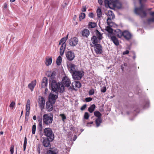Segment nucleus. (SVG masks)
I'll return each mask as SVG.
<instances>
[{
	"instance_id": "13d9d810",
	"label": "nucleus",
	"mask_w": 154,
	"mask_h": 154,
	"mask_svg": "<svg viewBox=\"0 0 154 154\" xmlns=\"http://www.w3.org/2000/svg\"><path fill=\"white\" fill-rule=\"evenodd\" d=\"M129 53V51L126 50V51H124V52H123L122 54L123 55H125V54H128Z\"/></svg>"
},
{
	"instance_id": "20e7f679",
	"label": "nucleus",
	"mask_w": 154,
	"mask_h": 154,
	"mask_svg": "<svg viewBox=\"0 0 154 154\" xmlns=\"http://www.w3.org/2000/svg\"><path fill=\"white\" fill-rule=\"evenodd\" d=\"M106 15L108 17L107 20V23L108 25L111 26H112L114 25H115V24L112 21V20L115 17L114 14L112 11L111 10L108 11Z\"/></svg>"
},
{
	"instance_id": "c9c22d12",
	"label": "nucleus",
	"mask_w": 154,
	"mask_h": 154,
	"mask_svg": "<svg viewBox=\"0 0 154 154\" xmlns=\"http://www.w3.org/2000/svg\"><path fill=\"white\" fill-rule=\"evenodd\" d=\"M62 58L60 56H59L57 59L56 63L58 65H60L61 63Z\"/></svg>"
},
{
	"instance_id": "b1692460",
	"label": "nucleus",
	"mask_w": 154,
	"mask_h": 154,
	"mask_svg": "<svg viewBox=\"0 0 154 154\" xmlns=\"http://www.w3.org/2000/svg\"><path fill=\"white\" fill-rule=\"evenodd\" d=\"M82 34L83 36L87 37L89 35L90 32L88 29H85L82 31Z\"/></svg>"
},
{
	"instance_id": "a18cd8bd",
	"label": "nucleus",
	"mask_w": 154,
	"mask_h": 154,
	"mask_svg": "<svg viewBox=\"0 0 154 154\" xmlns=\"http://www.w3.org/2000/svg\"><path fill=\"white\" fill-rule=\"evenodd\" d=\"M148 22L149 23L151 22H154V18L152 17L151 18H149L148 20Z\"/></svg>"
},
{
	"instance_id": "412c9836",
	"label": "nucleus",
	"mask_w": 154,
	"mask_h": 154,
	"mask_svg": "<svg viewBox=\"0 0 154 154\" xmlns=\"http://www.w3.org/2000/svg\"><path fill=\"white\" fill-rule=\"evenodd\" d=\"M114 34L119 37L121 38L123 36V32H122L120 29H117L115 30Z\"/></svg>"
},
{
	"instance_id": "69168bd1",
	"label": "nucleus",
	"mask_w": 154,
	"mask_h": 154,
	"mask_svg": "<svg viewBox=\"0 0 154 154\" xmlns=\"http://www.w3.org/2000/svg\"><path fill=\"white\" fill-rule=\"evenodd\" d=\"M48 89L47 88H46L45 90V94H47L48 92Z\"/></svg>"
},
{
	"instance_id": "f704fd0d",
	"label": "nucleus",
	"mask_w": 154,
	"mask_h": 154,
	"mask_svg": "<svg viewBox=\"0 0 154 154\" xmlns=\"http://www.w3.org/2000/svg\"><path fill=\"white\" fill-rule=\"evenodd\" d=\"M97 15L98 17L100 18L102 15V12L101 9L98 8L97 11Z\"/></svg>"
},
{
	"instance_id": "f03ea898",
	"label": "nucleus",
	"mask_w": 154,
	"mask_h": 154,
	"mask_svg": "<svg viewBox=\"0 0 154 154\" xmlns=\"http://www.w3.org/2000/svg\"><path fill=\"white\" fill-rule=\"evenodd\" d=\"M143 1L146 2V0H139V3L140 5V7H135L134 10L135 13L141 17H145L146 16V13L143 10L144 5L142 3Z\"/></svg>"
},
{
	"instance_id": "ea45409f",
	"label": "nucleus",
	"mask_w": 154,
	"mask_h": 154,
	"mask_svg": "<svg viewBox=\"0 0 154 154\" xmlns=\"http://www.w3.org/2000/svg\"><path fill=\"white\" fill-rule=\"evenodd\" d=\"M27 143V139L26 137H25L24 138V141L23 143V150L25 151Z\"/></svg>"
},
{
	"instance_id": "bf43d9fd",
	"label": "nucleus",
	"mask_w": 154,
	"mask_h": 154,
	"mask_svg": "<svg viewBox=\"0 0 154 154\" xmlns=\"http://www.w3.org/2000/svg\"><path fill=\"white\" fill-rule=\"evenodd\" d=\"M127 64L126 63H124V65H122L121 66V68L122 71H123L124 69V66H126Z\"/></svg>"
},
{
	"instance_id": "0eeeda50",
	"label": "nucleus",
	"mask_w": 154,
	"mask_h": 154,
	"mask_svg": "<svg viewBox=\"0 0 154 154\" xmlns=\"http://www.w3.org/2000/svg\"><path fill=\"white\" fill-rule=\"evenodd\" d=\"M52 91L55 92V93L56 94L51 93L49 95L48 97V101L51 102L52 103H54L55 101V100L57 98V91H54L52 90Z\"/></svg>"
},
{
	"instance_id": "a211bd4d",
	"label": "nucleus",
	"mask_w": 154,
	"mask_h": 154,
	"mask_svg": "<svg viewBox=\"0 0 154 154\" xmlns=\"http://www.w3.org/2000/svg\"><path fill=\"white\" fill-rule=\"evenodd\" d=\"M54 103H52L49 101L47 102L46 103V108L48 111H51L53 109V105Z\"/></svg>"
},
{
	"instance_id": "a878e982",
	"label": "nucleus",
	"mask_w": 154,
	"mask_h": 154,
	"mask_svg": "<svg viewBox=\"0 0 154 154\" xmlns=\"http://www.w3.org/2000/svg\"><path fill=\"white\" fill-rule=\"evenodd\" d=\"M95 36L97 37V38L101 40L103 38L102 34L97 30H95Z\"/></svg>"
},
{
	"instance_id": "5fc2aeb1",
	"label": "nucleus",
	"mask_w": 154,
	"mask_h": 154,
	"mask_svg": "<svg viewBox=\"0 0 154 154\" xmlns=\"http://www.w3.org/2000/svg\"><path fill=\"white\" fill-rule=\"evenodd\" d=\"M30 109V105H26V110L29 111Z\"/></svg>"
},
{
	"instance_id": "603ef678",
	"label": "nucleus",
	"mask_w": 154,
	"mask_h": 154,
	"mask_svg": "<svg viewBox=\"0 0 154 154\" xmlns=\"http://www.w3.org/2000/svg\"><path fill=\"white\" fill-rule=\"evenodd\" d=\"M110 1H108V0H105L104 1V3L105 4V5L106 6L107 5H108V4H109V2Z\"/></svg>"
},
{
	"instance_id": "e2e57ef3",
	"label": "nucleus",
	"mask_w": 154,
	"mask_h": 154,
	"mask_svg": "<svg viewBox=\"0 0 154 154\" xmlns=\"http://www.w3.org/2000/svg\"><path fill=\"white\" fill-rule=\"evenodd\" d=\"M70 129L72 131L74 130V127L72 125L70 126Z\"/></svg>"
},
{
	"instance_id": "7c9ffc66",
	"label": "nucleus",
	"mask_w": 154,
	"mask_h": 154,
	"mask_svg": "<svg viewBox=\"0 0 154 154\" xmlns=\"http://www.w3.org/2000/svg\"><path fill=\"white\" fill-rule=\"evenodd\" d=\"M52 58L51 57H50L48 58H47L46 62H45V64L47 66L51 65L52 62Z\"/></svg>"
},
{
	"instance_id": "473e14b6",
	"label": "nucleus",
	"mask_w": 154,
	"mask_h": 154,
	"mask_svg": "<svg viewBox=\"0 0 154 154\" xmlns=\"http://www.w3.org/2000/svg\"><path fill=\"white\" fill-rule=\"evenodd\" d=\"M97 24L94 22H90L88 24L89 28H94L97 26Z\"/></svg>"
},
{
	"instance_id": "9d476101",
	"label": "nucleus",
	"mask_w": 154,
	"mask_h": 154,
	"mask_svg": "<svg viewBox=\"0 0 154 154\" xmlns=\"http://www.w3.org/2000/svg\"><path fill=\"white\" fill-rule=\"evenodd\" d=\"M38 102L39 107L42 110L44 108L45 100L44 97H39L38 99Z\"/></svg>"
},
{
	"instance_id": "6e6d98bb",
	"label": "nucleus",
	"mask_w": 154,
	"mask_h": 154,
	"mask_svg": "<svg viewBox=\"0 0 154 154\" xmlns=\"http://www.w3.org/2000/svg\"><path fill=\"white\" fill-rule=\"evenodd\" d=\"M89 16L91 18H93L94 17V14L92 13H90L89 14Z\"/></svg>"
},
{
	"instance_id": "052dcab7",
	"label": "nucleus",
	"mask_w": 154,
	"mask_h": 154,
	"mask_svg": "<svg viewBox=\"0 0 154 154\" xmlns=\"http://www.w3.org/2000/svg\"><path fill=\"white\" fill-rule=\"evenodd\" d=\"M29 111L26 110V116H29Z\"/></svg>"
},
{
	"instance_id": "f8f14e48",
	"label": "nucleus",
	"mask_w": 154,
	"mask_h": 154,
	"mask_svg": "<svg viewBox=\"0 0 154 154\" xmlns=\"http://www.w3.org/2000/svg\"><path fill=\"white\" fill-rule=\"evenodd\" d=\"M66 57L69 60H72L74 58L75 54L74 53L71 51H68L66 54Z\"/></svg>"
},
{
	"instance_id": "79ce46f5",
	"label": "nucleus",
	"mask_w": 154,
	"mask_h": 154,
	"mask_svg": "<svg viewBox=\"0 0 154 154\" xmlns=\"http://www.w3.org/2000/svg\"><path fill=\"white\" fill-rule=\"evenodd\" d=\"M36 129V126L35 124L33 125L32 128V133L33 134H35Z\"/></svg>"
},
{
	"instance_id": "a19ab883",
	"label": "nucleus",
	"mask_w": 154,
	"mask_h": 154,
	"mask_svg": "<svg viewBox=\"0 0 154 154\" xmlns=\"http://www.w3.org/2000/svg\"><path fill=\"white\" fill-rule=\"evenodd\" d=\"M15 103L14 101H12L10 104L9 105V107L11 109H13L14 107L15 106Z\"/></svg>"
},
{
	"instance_id": "39448f33",
	"label": "nucleus",
	"mask_w": 154,
	"mask_h": 154,
	"mask_svg": "<svg viewBox=\"0 0 154 154\" xmlns=\"http://www.w3.org/2000/svg\"><path fill=\"white\" fill-rule=\"evenodd\" d=\"M53 118L52 115H49L48 114H44L43 117V123L47 125H50L52 122Z\"/></svg>"
},
{
	"instance_id": "09e8293b",
	"label": "nucleus",
	"mask_w": 154,
	"mask_h": 154,
	"mask_svg": "<svg viewBox=\"0 0 154 154\" xmlns=\"http://www.w3.org/2000/svg\"><path fill=\"white\" fill-rule=\"evenodd\" d=\"M85 100L86 102H89L92 100V98L91 97L86 98L85 99Z\"/></svg>"
},
{
	"instance_id": "49530a36",
	"label": "nucleus",
	"mask_w": 154,
	"mask_h": 154,
	"mask_svg": "<svg viewBox=\"0 0 154 154\" xmlns=\"http://www.w3.org/2000/svg\"><path fill=\"white\" fill-rule=\"evenodd\" d=\"M94 93V90L92 89L90 90L89 94V95H93Z\"/></svg>"
},
{
	"instance_id": "e433bc0d",
	"label": "nucleus",
	"mask_w": 154,
	"mask_h": 154,
	"mask_svg": "<svg viewBox=\"0 0 154 154\" xmlns=\"http://www.w3.org/2000/svg\"><path fill=\"white\" fill-rule=\"evenodd\" d=\"M94 115L97 118H101L102 116L100 113L98 111H95L94 112Z\"/></svg>"
},
{
	"instance_id": "3c124183",
	"label": "nucleus",
	"mask_w": 154,
	"mask_h": 154,
	"mask_svg": "<svg viewBox=\"0 0 154 154\" xmlns=\"http://www.w3.org/2000/svg\"><path fill=\"white\" fill-rule=\"evenodd\" d=\"M101 91L102 92L104 93L106 91V87H104L101 89Z\"/></svg>"
},
{
	"instance_id": "2eb2a0df",
	"label": "nucleus",
	"mask_w": 154,
	"mask_h": 154,
	"mask_svg": "<svg viewBox=\"0 0 154 154\" xmlns=\"http://www.w3.org/2000/svg\"><path fill=\"white\" fill-rule=\"evenodd\" d=\"M123 36L127 40H129L131 38V35L128 31L125 30L123 32Z\"/></svg>"
},
{
	"instance_id": "c85d7f7f",
	"label": "nucleus",
	"mask_w": 154,
	"mask_h": 154,
	"mask_svg": "<svg viewBox=\"0 0 154 154\" xmlns=\"http://www.w3.org/2000/svg\"><path fill=\"white\" fill-rule=\"evenodd\" d=\"M72 85H73V88L74 87V85L75 87L77 88H80L81 86V84L79 82H74L72 83Z\"/></svg>"
},
{
	"instance_id": "4c0bfd02",
	"label": "nucleus",
	"mask_w": 154,
	"mask_h": 154,
	"mask_svg": "<svg viewBox=\"0 0 154 154\" xmlns=\"http://www.w3.org/2000/svg\"><path fill=\"white\" fill-rule=\"evenodd\" d=\"M38 129L39 131L41 132L42 128V121H40L39 122L38 127Z\"/></svg>"
},
{
	"instance_id": "5701e85b",
	"label": "nucleus",
	"mask_w": 154,
	"mask_h": 154,
	"mask_svg": "<svg viewBox=\"0 0 154 154\" xmlns=\"http://www.w3.org/2000/svg\"><path fill=\"white\" fill-rule=\"evenodd\" d=\"M61 45V46L60 48V55H62L64 54L66 47V44H62Z\"/></svg>"
},
{
	"instance_id": "338daca9",
	"label": "nucleus",
	"mask_w": 154,
	"mask_h": 154,
	"mask_svg": "<svg viewBox=\"0 0 154 154\" xmlns=\"http://www.w3.org/2000/svg\"><path fill=\"white\" fill-rule=\"evenodd\" d=\"M26 105H30V101L29 100H27Z\"/></svg>"
},
{
	"instance_id": "4be33fe9",
	"label": "nucleus",
	"mask_w": 154,
	"mask_h": 154,
	"mask_svg": "<svg viewBox=\"0 0 154 154\" xmlns=\"http://www.w3.org/2000/svg\"><path fill=\"white\" fill-rule=\"evenodd\" d=\"M115 3L116 0H110L109 4H108V6L111 9H113L115 8Z\"/></svg>"
},
{
	"instance_id": "72a5a7b5",
	"label": "nucleus",
	"mask_w": 154,
	"mask_h": 154,
	"mask_svg": "<svg viewBox=\"0 0 154 154\" xmlns=\"http://www.w3.org/2000/svg\"><path fill=\"white\" fill-rule=\"evenodd\" d=\"M95 106L94 104L91 105L88 108V111L90 113H92L94 110Z\"/></svg>"
},
{
	"instance_id": "c756f323",
	"label": "nucleus",
	"mask_w": 154,
	"mask_h": 154,
	"mask_svg": "<svg viewBox=\"0 0 154 154\" xmlns=\"http://www.w3.org/2000/svg\"><path fill=\"white\" fill-rule=\"evenodd\" d=\"M115 8L118 9L121 8L122 7V4L118 0H116Z\"/></svg>"
},
{
	"instance_id": "37998d69",
	"label": "nucleus",
	"mask_w": 154,
	"mask_h": 154,
	"mask_svg": "<svg viewBox=\"0 0 154 154\" xmlns=\"http://www.w3.org/2000/svg\"><path fill=\"white\" fill-rule=\"evenodd\" d=\"M89 117V114L87 112H85L84 115V118L86 119H88Z\"/></svg>"
},
{
	"instance_id": "4d7b16f0",
	"label": "nucleus",
	"mask_w": 154,
	"mask_h": 154,
	"mask_svg": "<svg viewBox=\"0 0 154 154\" xmlns=\"http://www.w3.org/2000/svg\"><path fill=\"white\" fill-rule=\"evenodd\" d=\"M86 8L85 6H84L82 9V12H85L86 11Z\"/></svg>"
},
{
	"instance_id": "dca6fc26",
	"label": "nucleus",
	"mask_w": 154,
	"mask_h": 154,
	"mask_svg": "<svg viewBox=\"0 0 154 154\" xmlns=\"http://www.w3.org/2000/svg\"><path fill=\"white\" fill-rule=\"evenodd\" d=\"M109 26H107L106 28V30L109 33L108 34V37H110L112 35V33L113 32V29H112L111 27L112 26H110L108 25ZM116 26V25L115 24V25H114L113 26Z\"/></svg>"
},
{
	"instance_id": "7ed1b4c3",
	"label": "nucleus",
	"mask_w": 154,
	"mask_h": 154,
	"mask_svg": "<svg viewBox=\"0 0 154 154\" xmlns=\"http://www.w3.org/2000/svg\"><path fill=\"white\" fill-rule=\"evenodd\" d=\"M44 135L50 139L51 141L54 139V135L51 129L49 128H46L44 130Z\"/></svg>"
},
{
	"instance_id": "c03bdc74",
	"label": "nucleus",
	"mask_w": 154,
	"mask_h": 154,
	"mask_svg": "<svg viewBox=\"0 0 154 154\" xmlns=\"http://www.w3.org/2000/svg\"><path fill=\"white\" fill-rule=\"evenodd\" d=\"M14 145H11L10 147V151L11 152V154H13L14 153Z\"/></svg>"
},
{
	"instance_id": "423d86ee",
	"label": "nucleus",
	"mask_w": 154,
	"mask_h": 154,
	"mask_svg": "<svg viewBox=\"0 0 154 154\" xmlns=\"http://www.w3.org/2000/svg\"><path fill=\"white\" fill-rule=\"evenodd\" d=\"M83 75V72L80 71H77L72 74L73 78L76 80L81 79Z\"/></svg>"
},
{
	"instance_id": "2f4dec72",
	"label": "nucleus",
	"mask_w": 154,
	"mask_h": 154,
	"mask_svg": "<svg viewBox=\"0 0 154 154\" xmlns=\"http://www.w3.org/2000/svg\"><path fill=\"white\" fill-rule=\"evenodd\" d=\"M102 122L101 118H97L95 120V123L97 127H99Z\"/></svg>"
},
{
	"instance_id": "6ab92c4d",
	"label": "nucleus",
	"mask_w": 154,
	"mask_h": 154,
	"mask_svg": "<svg viewBox=\"0 0 154 154\" xmlns=\"http://www.w3.org/2000/svg\"><path fill=\"white\" fill-rule=\"evenodd\" d=\"M36 80H34L29 84L28 85V87L31 90V91H33L35 86L36 85Z\"/></svg>"
},
{
	"instance_id": "680f3d73",
	"label": "nucleus",
	"mask_w": 154,
	"mask_h": 154,
	"mask_svg": "<svg viewBox=\"0 0 154 154\" xmlns=\"http://www.w3.org/2000/svg\"><path fill=\"white\" fill-rule=\"evenodd\" d=\"M103 2L102 0H98V2L101 5H102Z\"/></svg>"
},
{
	"instance_id": "0e129e2a",
	"label": "nucleus",
	"mask_w": 154,
	"mask_h": 154,
	"mask_svg": "<svg viewBox=\"0 0 154 154\" xmlns=\"http://www.w3.org/2000/svg\"><path fill=\"white\" fill-rule=\"evenodd\" d=\"M150 14L152 16L154 17V11L150 12Z\"/></svg>"
},
{
	"instance_id": "aec40b11",
	"label": "nucleus",
	"mask_w": 154,
	"mask_h": 154,
	"mask_svg": "<svg viewBox=\"0 0 154 154\" xmlns=\"http://www.w3.org/2000/svg\"><path fill=\"white\" fill-rule=\"evenodd\" d=\"M58 150L56 148H50V149L47 151V154H57Z\"/></svg>"
},
{
	"instance_id": "ddd939ff",
	"label": "nucleus",
	"mask_w": 154,
	"mask_h": 154,
	"mask_svg": "<svg viewBox=\"0 0 154 154\" xmlns=\"http://www.w3.org/2000/svg\"><path fill=\"white\" fill-rule=\"evenodd\" d=\"M78 42V39L76 37L71 38L69 41V45L72 46H75Z\"/></svg>"
},
{
	"instance_id": "9b49d317",
	"label": "nucleus",
	"mask_w": 154,
	"mask_h": 154,
	"mask_svg": "<svg viewBox=\"0 0 154 154\" xmlns=\"http://www.w3.org/2000/svg\"><path fill=\"white\" fill-rule=\"evenodd\" d=\"M69 70L70 72L72 74V75L73 73L76 71V66L72 63H70L67 65Z\"/></svg>"
},
{
	"instance_id": "f3484780",
	"label": "nucleus",
	"mask_w": 154,
	"mask_h": 154,
	"mask_svg": "<svg viewBox=\"0 0 154 154\" xmlns=\"http://www.w3.org/2000/svg\"><path fill=\"white\" fill-rule=\"evenodd\" d=\"M42 142L43 145L45 147H48L51 146V144L48 138L44 139Z\"/></svg>"
},
{
	"instance_id": "4468645a",
	"label": "nucleus",
	"mask_w": 154,
	"mask_h": 154,
	"mask_svg": "<svg viewBox=\"0 0 154 154\" xmlns=\"http://www.w3.org/2000/svg\"><path fill=\"white\" fill-rule=\"evenodd\" d=\"M92 43L93 44L92 45H95L96 44H99L98 43L100 42V40H99L98 38H97L95 36H93L91 38Z\"/></svg>"
},
{
	"instance_id": "cd10ccee",
	"label": "nucleus",
	"mask_w": 154,
	"mask_h": 154,
	"mask_svg": "<svg viewBox=\"0 0 154 154\" xmlns=\"http://www.w3.org/2000/svg\"><path fill=\"white\" fill-rule=\"evenodd\" d=\"M68 34L66 37H64L60 41L59 45H60L62 44H66V42L67 39L68 37Z\"/></svg>"
},
{
	"instance_id": "58836bf2",
	"label": "nucleus",
	"mask_w": 154,
	"mask_h": 154,
	"mask_svg": "<svg viewBox=\"0 0 154 154\" xmlns=\"http://www.w3.org/2000/svg\"><path fill=\"white\" fill-rule=\"evenodd\" d=\"M85 16V14L83 13L80 14L79 16V19L80 21H81L82 20L84 19Z\"/></svg>"
},
{
	"instance_id": "864d4df0",
	"label": "nucleus",
	"mask_w": 154,
	"mask_h": 154,
	"mask_svg": "<svg viewBox=\"0 0 154 154\" xmlns=\"http://www.w3.org/2000/svg\"><path fill=\"white\" fill-rule=\"evenodd\" d=\"M86 107V104H84V105L81 108V110H84L85 108Z\"/></svg>"
},
{
	"instance_id": "de8ad7c7",
	"label": "nucleus",
	"mask_w": 154,
	"mask_h": 154,
	"mask_svg": "<svg viewBox=\"0 0 154 154\" xmlns=\"http://www.w3.org/2000/svg\"><path fill=\"white\" fill-rule=\"evenodd\" d=\"M60 116L61 117L62 120L63 121H64L65 119H66V116L64 114H60Z\"/></svg>"
},
{
	"instance_id": "1a4fd4ad",
	"label": "nucleus",
	"mask_w": 154,
	"mask_h": 154,
	"mask_svg": "<svg viewBox=\"0 0 154 154\" xmlns=\"http://www.w3.org/2000/svg\"><path fill=\"white\" fill-rule=\"evenodd\" d=\"M92 46L94 47V50L97 54H100L102 53V47L100 44H96Z\"/></svg>"
},
{
	"instance_id": "f257e3e1",
	"label": "nucleus",
	"mask_w": 154,
	"mask_h": 154,
	"mask_svg": "<svg viewBox=\"0 0 154 154\" xmlns=\"http://www.w3.org/2000/svg\"><path fill=\"white\" fill-rule=\"evenodd\" d=\"M47 76L50 77V83L51 90L54 91H58L63 92L64 91V87L61 82L57 83L55 79L56 72H55L47 71L46 72Z\"/></svg>"
},
{
	"instance_id": "bb28decb",
	"label": "nucleus",
	"mask_w": 154,
	"mask_h": 154,
	"mask_svg": "<svg viewBox=\"0 0 154 154\" xmlns=\"http://www.w3.org/2000/svg\"><path fill=\"white\" fill-rule=\"evenodd\" d=\"M48 84V79L46 77H44L42 80V88L45 87Z\"/></svg>"
},
{
	"instance_id": "393cba45",
	"label": "nucleus",
	"mask_w": 154,
	"mask_h": 154,
	"mask_svg": "<svg viewBox=\"0 0 154 154\" xmlns=\"http://www.w3.org/2000/svg\"><path fill=\"white\" fill-rule=\"evenodd\" d=\"M111 39V40L113 42V43L116 45H119V43L118 40L117 38L114 36H111L109 37Z\"/></svg>"
},
{
	"instance_id": "774afa93",
	"label": "nucleus",
	"mask_w": 154,
	"mask_h": 154,
	"mask_svg": "<svg viewBox=\"0 0 154 154\" xmlns=\"http://www.w3.org/2000/svg\"><path fill=\"white\" fill-rule=\"evenodd\" d=\"M33 119L34 120H35L36 119V116H34L33 117Z\"/></svg>"
},
{
	"instance_id": "8fccbe9b",
	"label": "nucleus",
	"mask_w": 154,
	"mask_h": 154,
	"mask_svg": "<svg viewBox=\"0 0 154 154\" xmlns=\"http://www.w3.org/2000/svg\"><path fill=\"white\" fill-rule=\"evenodd\" d=\"M40 144H38V146L37 147V150L38 152L39 153H40Z\"/></svg>"
},
{
	"instance_id": "6e6552de",
	"label": "nucleus",
	"mask_w": 154,
	"mask_h": 154,
	"mask_svg": "<svg viewBox=\"0 0 154 154\" xmlns=\"http://www.w3.org/2000/svg\"><path fill=\"white\" fill-rule=\"evenodd\" d=\"M61 84L64 86V85L66 87H68L69 86L71 82L69 78L67 76L64 77L62 79V83Z\"/></svg>"
}]
</instances>
